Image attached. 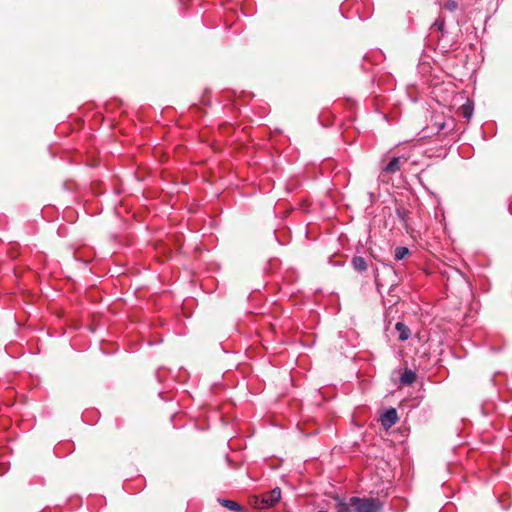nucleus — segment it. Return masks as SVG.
Returning a JSON list of instances; mask_svg holds the SVG:
<instances>
[{
	"label": "nucleus",
	"mask_w": 512,
	"mask_h": 512,
	"mask_svg": "<svg viewBox=\"0 0 512 512\" xmlns=\"http://www.w3.org/2000/svg\"><path fill=\"white\" fill-rule=\"evenodd\" d=\"M350 505L355 512H380L382 503L374 498L351 497Z\"/></svg>",
	"instance_id": "obj_1"
},
{
	"label": "nucleus",
	"mask_w": 512,
	"mask_h": 512,
	"mask_svg": "<svg viewBox=\"0 0 512 512\" xmlns=\"http://www.w3.org/2000/svg\"><path fill=\"white\" fill-rule=\"evenodd\" d=\"M406 161V157H392L387 165L382 168V173L393 175L400 171L401 163Z\"/></svg>",
	"instance_id": "obj_2"
},
{
	"label": "nucleus",
	"mask_w": 512,
	"mask_h": 512,
	"mask_svg": "<svg viewBox=\"0 0 512 512\" xmlns=\"http://www.w3.org/2000/svg\"><path fill=\"white\" fill-rule=\"evenodd\" d=\"M460 109H461V114L465 118L470 119L472 117L473 106L470 102H466L465 104H463Z\"/></svg>",
	"instance_id": "obj_10"
},
{
	"label": "nucleus",
	"mask_w": 512,
	"mask_h": 512,
	"mask_svg": "<svg viewBox=\"0 0 512 512\" xmlns=\"http://www.w3.org/2000/svg\"><path fill=\"white\" fill-rule=\"evenodd\" d=\"M416 380V374L410 369H406L400 377V381L404 385H411Z\"/></svg>",
	"instance_id": "obj_6"
},
{
	"label": "nucleus",
	"mask_w": 512,
	"mask_h": 512,
	"mask_svg": "<svg viewBox=\"0 0 512 512\" xmlns=\"http://www.w3.org/2000/svg\"><path fill=\"white\" fill-rule=\"evenodd\" d=\"M398 420L397 412L394 408L386 410L381 416V423L385 428L392 427Z\"/></svg>",
	"instance_id": "obj_3"
},
{
	"label": "nucleus",
	"mask_w": 512,
	"mask_h": 512,
	"mask_svg": "<svg viewBox=\"0 0 512 512\" xmlns=\"http://www.w3.org/2000/svg\"><path fill=\"white\" fill-rule=\"evenodd\" d=\"M395 329L399 332L398 338L400 341H406L411 335L409 327L402 322H397L395 325Z\"/></svg>",
	"instance_id": "obj_5"
},
{
	"label": "nucleus",
	"mask_w": 512,
	"mask_h": 512,
	"mask_svg": "<svg viewBox=\"0 0 512 512\" xmlns=\"http://www.w3.org/2000/svg\"><path fill=\"white\" fill-rule=\"evenodd\" d=\"M280 497H281V491H280V489L276 488V489H273L269 493V495L264 496L263 502L266 504V506H272L280 500Z\"/></svg>",
	"instance_id": "obj_4"
},
{
	"label": "nucleus",
	"mask_w": 512,
	"mask_h": 512,
	"mask_svg": "<svg viewBox=\"0 0 512 512\" xmlns=\"http://www.w3.org/2000/svg\"><path fill=\"white\" fill-rule=\"evenodd\" d=\"M219 501L223 507H226L232 511H237V512L243 511V507L233 500L221 499Z\"/></svg>",
	"instance_id": "obj_8"
},
{
	"label": "nucleus",
	"mask_w": 512,
	"mask_h": 512,
	"mask_svg": "<svg viewBox=\"0 0 512 512\" xmlns=\"http://www.w3.org/2000/svg\"><path fill=\"white\" fill-rule=\"evenodd\" d=\"M409 254L410 251L407 247H397L394 251V257L396 260H402Z\"/></svg>",
	"instance_id": "obj_9"
},
{
	"label": "nucleus",
	"mask_w": 512,
	"mask_h": 512,
	"mask_svg": "<svg viewBox=\"0 0 512 512\" xmlns=\"http://www.w3.org/2000/svg\"><path fill=\"white\" fill-rule=\"evenodd\" d=\"M350 507H351L350 502L349 503L339 502L337 504V512H351Z\"/></svg>",
	"instance_id": "obj_11"
},
{
	"label": "nucleus",
	"mask_w": 512,
	"mask_h": 512,
	"mask_svg": "<svg viewBox=\"0 0 512 512\" xmlns=\"http://www.w3.org/2000/svg\"><path fill=\"white\" fill-rule=\"evenodd\" d=\"M445 7L449 10H454L457 7V4L455 1H448L445 5Z\"/></svg>",
	"instance_id": "obj_12"
},
{
	"label": "nucleus",
	"mask_w": 512,
	"mask_h": 512,
	"mask_svg": "<svg viewBox=\"0 0 512 512\" xmlns=\"http://www.w3.org/2000/svg\"><path fill=\"white\" fill-rule=\"evenodd\" d=\"M352 266L358 272H363L367 269L366 260L361 256H354L352 258Z\"/></svg>",
	"instance_id": "obj_7"
}]
</instances>
